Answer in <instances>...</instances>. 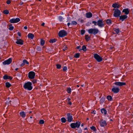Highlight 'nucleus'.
Masks as SVG:
<instances>
[{
	"label": "nucleus",
	"mask_w": 133,
	"mask_h": 133,
	"mask_svg": "<svg viewBox=\"0 0 133 133\" xmlns=\"http://www.w3.org/2000/svg\"><path fill=\"white\" fill-rule=\"evenodd\" d=\"M23 87L25 89L27 90L28 91L31 90L33 88V87L32 86V83L30 82L25 83Z\"/></svg>",
	"instance_id": "nucleus-1"
},
{
	"label": "nucleus",
	"mask_w": 133,
	"mask_h": 133,
	"mask_svg": "<svg viewBox=\"0 0 133 133\" xmlns=\"http://www.w3.org/2000/svg\"><path fill=\"white\" fill-rule=\"evenodd\" d=\"M88 32L90 34L95 35L99 32V31L97 28H91L88 30Z\"/></svg>",
	"instance_id": "nucleus-2"
},
{
	"label": "nucleus",
	"mask_w": 133,
	"mask_h": 133,
	"mask_svg": "<svg viewBox=\"0 0 133 133\" xmlns=\"http://www.w3.org/2000/svg\"><path fill=\"white\" fill-rule=\"evenodd\" d=\"M113 10L114 11L113 14L114 16L116 17H119L121 14L120 10L117 9H114Z\"/></svg>",
	"instance_id": "nucleus-3"
},
{
	"label": "nucleus",
	"mask_w": 133,
	"mask_h": 133,
	"mask_svg": "<svg viewBox=\"0 0 133 133\" xmlns=\"http://www.w3.org/2000/svg\"><path fill=\"white\" fill-rule=\"evenodd\" d=\"M58 34L59 37L62 38L66 36L68 34L66 31L64 30H63L59 31Z\"/></svg>",
	"instance_id": "nucleus-4"
},
{
	"label": "nucleus",
	"mask_w": 133,
	"mask_h": 133,
	"mask_svg": "<svg viewBox=\"0 0 133 133\" xmlns=\"http://www.w3.org/2000/svg\"><path fill=\"white\" fill-rule=\"evenodd\" d=\"M94 57L98 62H100L102 61V57L97 54H94Z\"/></svg>",
	"instance_id": "nucleus-5"
},
{
	"label": "nucleus",
	"mask_w": 133,
	"mask_h": 133,
	"mask_svg": "<svg viewBox=\"0 0 133 133\" xmlns=\"http://www.w3.org/2000/svg\"><path fill=\"white\" fill-rule=\"evenodd\" d=\"M97 25L100 28H102L104 26V24L103 22V20L99 19L97 21Z\"/></svg>",
	"instance_id": "nucleus-6"
},
{
	"label": "nucleus",
	"mask_w": 133,
	"mask_h": 133,
	"mask_svg": "<svg viewBox=\"0 0 133 133\" xmlns=\"http://www.w3.org/2000/svg\"><path fill=\"white\" fill-rule=\"evenodd\" d=\"M20 21V19L18 18H12L10 19L9 20V22L12 23H18Z\"/></svg>",
	"instance_id": "nucleus-7"
},
{
	"label": "nucleus",
	"mask_w": 133,
	"mask_h": 133,
	"mask_svg": "<svg viewBox=\"0 0 133 133\" xmlns=\"http://www.w3.org/2000/svg\"><path fill=\"white\" fill-rule=\"evenodd\" d=\"M35 73L33 71H31L29 72L28 74V76L29 78L31 79H34L35 78Z\"/></svg>",
	"instance_id": "nucleus-8"
},
{
	"label": "nucleus",
	"mask_w": 133,
	"mask_h": 133,
	"mask_svg": "<svg viewBox=\"0 0 133 133\" xmlns=\"http://www.w3.org/2000/svg\"><path fill=\"white\" fill-rule=\"evenodd\" d=\"M66 116H67V121L68 122H70L73 121V116L70 113H67Z\"/></svg>",
	"instance_id": "nucleus-9"
},
{
	"label": "nucleus",
	"mask_w": 133,
	"mask_h": 133,
	"mask_svg": "<svg viewBox=\"0 0 133 133\" xmlns=\"http://www.w3.org/2000/svg\"><path fill=\"white\" fill-rule=\"evenodd\" d=\"M12 61V59L11 58H9L7 60L4 61L3 62V64L4 65H5L6 64L8 65L11 63Z\"/></svg>",
	"instance_id": "nucleus-10"
},
{
	"label": "nucleus",
	"mask_w": 133,
	"mask_h": 133,
	"mask_svg": "<svg viewBox=\"0 0 133 133\" xmlns=\"http://www.w3.org/2000/svg\"><path fill=\"white\" fill-rule=\"evenodd\" d=\"M114 84L117 86H122L125 85L126 84L125 82H115Z\"/></svg>",
	"instance_id": "nucleus-11"
},
{
	"label": "nucleus",
	"mask_w": 133,
	"mask_h": 133,
	"mask_svg": "<svg viewBox=\"0 0 133 133\" xmlns=\"http://www.w3.org/2000/svg\"><path fill=\"white\" fill-rule=\"evenodd\" d=\"M128 18V16L127 15H124L120 16L119 17V20L123 22Z\"/></svg>",
	"instance_id": "nucleus-12"
},
{
	"label": "nucleus",
	"mask_w": 133,
	"mask_h": 133,
	"mask_svg": "<svg viewBox=\"0 0 133 133\" xmlns=\"http://www.w3.org/2000/svg\"><path fill=\"white\" fill-rule=\"evenodd\" d=\"M119 89L118 87H114L112 89L111 91L115 93H117L119 92Z\"/></svg>",
	"instance_id": "nucleus-13"
},
{
	"label": "nucleus",
	"mask_w": 133,
	"mask_h": 133,
	"mask_svg": "<svg viewBox=\"0 0 133 133\" xmlns=\"http://www.w3.org/2000/svg\"><path fill=\"white\" fill-rule=\"evenodd\" d=\"M130 12V10L128 8H125L123 9L122 11V12L124 13L125 14V15H128L129 13Z\"/></svg>",
	"instance_id": "nucleus-14"
},
{
	"label": "nucleus",
	"mask_w": 133,
	"mask_h": 133,
	"mask_svg": "<svg viewBox=\"0 0 133 133\" xmlns=\"http://www.w3.org/2000/svg\"><path fill=\"white\" fill-rule=\"evenodd\" d=\"M112 7L115 9H118L121 7V5L116 3H115L112 4Z\"/></svg>",
	"instance_id": "nucleus-15"
},
{
	"label": "nucleus",
	"mask_w": 133,
	"mask_h": 133,
	"mask_svg": "<svg viewBox=\"0 0 133 133\" xmlns=\"http://www.w3.org/2000/svg\"><path fill=\"white\" fill-rule=\"evenodd\" d=\"M23 41L21 39H17L16 43L18 44L22 45L23 44Z\"/></svg>",
	"instance_id": "nucleus-16"
},
{
	"label": "nucleus",
	"mask_w": 133,
	"mask_h": 133,
	"mask_svg": "<svg viewBox=\"0 0 133 133\" xmlns=\"http://www.w3.org/2000/svg\"><path fill=\"white\" fill-rule=\"evenodd\" d=\"M3 78L5 80L10 79V80H11L12 79V77L10 76H8L6 75H5L3 76Z\"/></svg>",
	"instance_id": "nucleus-17"
},
{
	"label": "nucleus",
	"mask_w": 133,
	"mask_h": 133,
	"mask_svg": "<svg viewBox=\"0 0 133 133\" xmlns=\"http://www.w3.org/2000/svg\"><path fill=\"white\" fill-rule=\"evenodd\" d=\"M100 123L101 126L102 127H104V126L107 125L106 121L105 120L102 121L100 122Z\"/></svg>",
	"instance_id": "nucleus-18"
},
{
	"label": "nucleus",
	"mask_w": 133,
	"mask_h": 133,
	"mask_svg": "<svg viewBox=\"0 0 133 133\" xmlns=\"http://www.w3.org/2000/svg\"><path fill=\"white\" fill-rule=\"evenodd\" d=\"M86 17L88 18H89L91 17L92 16V14L91 12H87L85 14Z\"/></svg>",
	"instance_id": "nucleus-19"
},
{
	"label": "nucleus",
	"mask_w": 133,
	"mask_h": 133,
	"mask_svg": "<svg viewBox=\"0 0 133 133\" xmlns=\"http://www.w3.org/2000/svg\"><path fill=\"white\" fill-rule=\"evenodd\" d=\"M19 115L23 118L25 117L26 116V114L24 111L20 112H19Z\"/></svg>",
	"instance_id": "nucleus-20"
},
{
	"label": "nucleus",
	"mask_w": 133,
	"mask_h": 133,
	"mask_svg": "<svg viewBox=\"0 0 133 133\" xmlns=\"http://www.w3.org/2000/svg\"><path fill=\"white\" fill-rule=\"evenodd\" d=\"M70 126L72 128L75 129L76 128H77V127L75 124V123H72L70 125Z\"/></svg>",
	"instance_id": "nucleus-21"
},
{
	"label": "nucleus",
	"mask_w": 133,
	"mask_h": 133,
	"mask_svg": "<svg viewBox=\"0 0 133 133\" xmlns=\"http://www.w3.org/2000/svg\"><path fill=\"white\" fill-rule=\"evenodd\" d=\"M28 37L29 38L33 39L34 37V35L33 34L29 33L28 35Z\"/></svg>",
	"instance_id": "nucleus-22"
},
{
	"label": "nucleus",
	"mask_w": 133,
	"mask_h": 133,
	"mask_svg": "<svg viewBox=\"0 0 133 133\" xmlns=\"http://www.w3.org/2000/svg\"><path fill=\"white\" fill-rule=\"evenodd\" d=\"M101 111L102 114H104V115H106L107 114V111L104 108L101 109Z\"/></svg>",
	"instance_id": "nucleus-23"
},
{
	"label": "nucleus",
	"mask_w": 133,
	"mask_h": 133,
	"mask_svg": "<svg viewBox=\"0 0 133 133\" xmlns=\"http://www.w3.org/2000/svg\"><path fill=\"white\" fill-rule=\"evenodd\" d=\"M106 23L108 25H111L112 23V21L110 19H108L107 20Z\"/></svg>",
	"instance_id": "nucleus-24"
},
{
	"label": "nucleus",
	"mask_w": 133,
	"mask_h": 133,
	"mask_svg": "<svg viewBox=\"0 0 133 133\" xmlns=\"http://www.w3.org/2000/svg\"><path fill=\"white\" fill-rule=\"evenodd\" d=\"M85 39L87 41H88L90 40V37L88 35H86L85 36Z\"/></svg>",
	"instance_id": "nucleus-25"
},
{
	"label": "nucleus",
	"mask_w": 133,
	"mask_h": 133,
	"mask_svg": "<svg viewBox=\"0 0 133 133\" xmlns=\"http://www.w3.org/2000/svg\"><path fill=\"white\" fill-rule=\"evenodd\" d=\"M77 24V22L76 21H73L71 22V25H76Z\"/></svg>",
	"instance_id": "nucleus-26"
},
{
	"label": "nucleus",
	"mask_w": 133,
	"mask_h": 133,
	"mask_svg": "<svg viewBox=\"0 0 133 133\" xmlns=\"http://www.w3.org/2000/svg\"><path fill=\"white\" fill-rule=\"evenodd\" d=\"M105 100V98L104 97H103L100 99V102L101 104H102L104 102Z\"/></svg>",
	"instance_id": "nucleus-27"
},
{
	"label": "nucleus",
	"mask_w": 133,
	"mask_h": 133,
	"mask_svg": "<svg viewBox=\"0 0 133 133\" xmlns=\"http://www.w3.org/2000/svg\"><path fill=\"white\" fill-rule=\"evenodd\" d=\"M58 19L60 22H63V20L64 19V18L62 16H60L58 17Z\"/></svg>",
	"instance_id": "nucleus-28"
},
{
	"label": "nucleus",
	"mask_w": 133,
	"mask_h": 133,
	"mask_svg": "<svg viewBox=\"0 0 133 133\" xmlns=\"http://www.w3.org/2000/svg\"><path fill=\"white\" fill-rule=\"evenodd\" d=\"M75 124L77 127V128H78L79 127L81 123L80 122L78 121H77L76 123H75Z\"/></svg>",
	"instance_id": "nucleus-29"
},
{
	"label": "nucleus",
	"mask_w": 133,
	"mask_h": 133,
	"mask_svg": "<svg viewBox=\"0 0 133 133\" xmlns=\"http://www.w3.org/2000/svg\"><path fill=\"white\" fill-rule=\"evenodd\" d=\"M107 99L109 101H112V98L111 96L108 95L107 96Z\"/></svg>",
	"instance_id": "nucleus-30"
},
{
	"label": "nucleus",
	"mask_w": 133,
	"mask_h": 133,
	"mask_svg": "<svg viewBox=\"0 0 133 133\" xmlns=\"http://www.w3.org/2000/svg\"><path fill=\"white\" fill-rule=\"evenodd\" d=\"M114 31L116 32L115 34H118L119 32V30L118 28H114Z\"/></svg>",
	"instance_id": "nucleus-31"
},
{
	"label": "nucleus",
	"mask_w": 133,
	"mask_h": 133,
	"mask_svg": "<svg viewBox=\"0 0 133 133\" xmlns=\"http://www.w3.org/2000/svg\"><path fill=\"white\" fill-rule=\"evenodd\" d=\"M61 120V122L63 123H65L66 121V119L64 117L62 118Z\"/></svg>",
	"instance_id": "nucleus-32"
},
{
	"label": "nucleus",
	"mask_w": 133,
	"mask_h": 133,
	"mask_svg": "<svg viewBox=\"0 0 133 133\" xmlns=\"http://www.w3.org/2000/svg\"><path fill=\"white\" fill-rule=\"evenodd\" d=\"M5 85L6 87L9 88L11 86V84L9 82H6L5 83Z\"/></svg>",
	"instance_id": "nucleus-33"
},
{
	"label": "nucleus",
	"mask_w": 133,
	"mask_h": 133,
	"mask_svg": "<svg viewBox=\"0 0 133 133\" xmlns=\"http://www.w3.org/2000/svg\"><path fill=\"white\" fill-rule=\"evenodd\" d=\"M80 56V54L79 53L76 54L74 55V57L76 58H79Z\"/></svg>",
	"instance_id": "nucleus-34"
},
{
	"label": "nucleus",
	"mask_w": 133,
	"mask_h": 133,
	"mask_svg": "<svg viewBox=\"0 0 133 133\" xmlns=\"http://www.w3.org/2000/svg\"><path fill=\"white\" fill-rule=\"evenodd\" d=\"M12 25V24H11L9 25L10 27L9 28V29L10 30H12L14 28V27Z\"/></svg>",
	"instance_id": "nucleus-35"
},
{
	"label": "nucleus",
	"mask_w": 133,
	"mask_h": 133,
	"mask_svg": "<svg viewBox=\"0 0 133 133\" xmlns=\"http://www.w3.org/2000/svg\"><path fill=\"white\" fill-rule=\"evenodd\" d=\"M45 43V41L42 39H41V40L40 44L42 46H43L44 44Z\"/></svg>",
	"instance_id": "nucleus-36"
},
{
	"label": "nucleus",
	"mask_w": 133,
	"mask_h": 133,
	"mask_svg": "<svg viewBox=\"0 0 133 133\" xmlns=\"http://www.w3.org/2000/svg\"><path fill=\"white\" fill-rule=\"evenodd\" d=\"M56 40L55 39H50L49 42L51 43H53L55 42L56 41Z\"/></svg>",
	"instance_id": "nucleus-37"
},
{
	"label": "nucleus",
	"mask_w": 133,
	"mask_h": 133,
	"mask_svg": "<svg viewBox=\"0 0 133 133\" xmlns=\"http://www.w3.org/2000/svg\"><path fill=\"white\" fill-rule=\"evenodd\" d=\"M66 90L68 93H70L71 92V89L70 87L67 88Z\"/></svg>",
	"instance_id": "nucleus-38"
},
{
	"label": "nucleus",
	"mask_w": 133,
	"mask_h": 133,
	"mask_svg": "<svg viewBox=\"0 0 133 133\" xmlns=\"http://www.w3.org/2000/svg\"><path fill=\"white\" fill-rule=\"evenodd\" d=\"M3 12L4 14L7 15L9 14V12L8 10H4Z\"/></svg>",
	"instance_id": "nucleus-39"
},
{
	"label": "nucleus",
	"mask_w": 133,
	"mask_h": 133,
	"mask_svg": "<svg viewBox=\"0 0 133 133\" xmlns=\"http://www.w3.org/2000/svg\"><path fill=\"white\" fill-rule=\"evenodd\" d=\"M87 48L85 46V45H83V46L82 49V50H83L84 51H87Z\"/></svg>",
	"instance_id": "nucleus-40"
},
{
	"label": "nucleus",
	"mask_w": 133,
	"mask_h": 133,
	"mask_svg": "<svg viewBox=\"0 0 133 133\" xmlns=\"http://www.w3.org/2000/svg\"><path fill=\"white\" fill-rule=\"evenodd\" d=\"M23 62H24V64H27L28 65L29 64V62H28L27 60H26V59H24L23 61Z\"/></svg>",
	"instance_id": "nucleus-41"
},
{
	"label": "nucleus",
	"mask_w": 133,
	"mask_h": 133,
	"mask_svg": "<svg viewBox=\"0 0 133 133\" xmlns=\"http://www.w3.org/2000/svg\"><path fill=\"white\" fill-rule=\"evenodd\" d=\"M90 129L92 130H93L94 131H96V129L95 127L94 126H92L90 127Z\"/></svg>",
	"instance_id": "nucleus-42"
},
{
	"label": "nucleus",
	"mask_w": 133,
	"mask_h": 133,
	"mask_svg": "<svg viewBox=\"0 0 133 133\" xmlns=\"http://www.w3.org/2000/svg\"><path fill=\"white\" fill-rule=\"evenodd\" d=\"M57 68L58 69H60L61 67V66L59 64H57L56 65Z\"/></svg>",
	"instance_id": "nucleus-43"
},
{
	"label": "nucleus",
	"mask_w": 133,
	"mask_h": 133,
	"mask_svg": "<svg viewBox=\"0 0 133 133\" xmlns=\"http://www.w3.org/2000/svg\"><path fill=\"white\" fill-rule=\"evenodd\" d=\"M36 50L38 51H40L42 50V49L41 47L37 46L36 48Z\"/></svg>",
	"instance_id": "nucleus-44"
},
{
	"label": "nucleus",
	"mask_w": 133,
	"mask_h": 133,
	"mask_svg": "<svg viewBox=\"0 0 133 133\" xmlns=\"http://www.w3.org/2000/svg\"><path fill=\"white\" fill-rule=\"evenodd\" d=\"M44 121L43 119H41L39 121V123L41 124H43L44 123Z\"/></svg>",
	"instance_id": "nucleus-45"
},
{
	"label": "nucleus",
	"mask_w": 133,
	"mask_h": 133,
	"mask_svg": "<svg viewBox=\"0 0 133 133\" xmlns=\"http://www.w3.org/2000/svg\"><path fill=\"white\" fill-rule=\"evenodd\" d=\"M85 32V31L84 30H82L81 31V35H83Z\"/></svg>",
	"instance_id": "nucleus-46"
},
{
	"label": "nucleus",
	"mask_w": 133,
	"mask_h": 133,
	"mask_svg": "<svg viewBox=\"0 0 133 133\" xmlns=\"http://www.w3.org/2000/svg\"><path fill=\"white\" fill-rule=\"evenodd\" d=\"M71 21V17H67V21L66 22H70Z\"/></svg>",
	"instance_id": "nucleus-47"
},
{
	"label": "nucleus",
	"mask_w": 133,
	"mask_h": 133,
	"mask_svg": "<svg viewBox=\"0 0 133 133\" xmlns=\"http://www.w3.org/2000/svg\"><path fill=\"white\" fill-rule=\"evenodd\" d=\"M92 23L93 24H94L95 25H97V22L95 21H92Z\"/></svg>",
	"instance_id": "nucleus-48"
},
{
	"label": "nucleus",
	"mask_w": 133,
	"mask_h": 133,
	"mask_svg": "<svg viewBox=\"0 0 133 133\" xmlns=\"http://www.w3.org/2000/svg\"><path fill=\"white\" fill-rule=\"evenodd\" d=\"M63 71H65L67 70V68L66 66H64L63 68Z\"/></svg>",
	"instance_id": "nucleus-49"
},
{
	"label": "nucleus",
	"mask_w": 133,
	"mask_h": 133,
	"mask_svg": "<svg viewBox=\"0 0 133 133\" xmlns=\"http://www.w3.org/2000/svg\"><path fill=\"white\" fill-rule=\"evenodd\" d=\"M82 129L81 128L77 130V132L78 133H81L82 132Z\"/></svg>",
	"instance_id": "nucleus-50"
},
{
	"label": "nucleus",
	"mask_w": 133,
	"mask_h": 133,
	"mask_svg": "<svg viewBox=\"0 0 133 133\" xmlns=\"http://www.w3.org/2000/svg\"><path fill=\"white\" fill-rule=\"evenodd\" d=\"M37 80L35 79H33L32 81V82L33 83H35L37 82Z\"/></svg>",
	"instance_id": "nucleus-51"
},
{
	"label": "nucleus",
	"mask_w": 133,
	"mask_h": 133,
	"mask_svg": "<svg viewBox=\"0 0 133 133\" xmlns=\"http://www.w3.org/2000/svg\"><path fill=\"white\" fill-rule=\"evenodd\" d=\"M67 49V47L66 46H65L63 48V50L64 51Z\"/></svg>",
	"instance_id": "nucleus-52"
},
{
	"label": "nucleus",
	"mask_w": 133,
	"mask_h": 133,
	"mask_svg": "<svg viewBox=\"0 0 133 133\" xmlns=\"http://www.w3.org/2000/svg\"><path fill=\"white\" fill-rule=\"evenodd\" d=\"M6 3L7 4H9L11 3V1L9 0H8L6 2Z\"/></svg>",
	"instance_id": "nucleus-53"
},
{
	"label": "nucleus",
	"mask_w": 133,
	"mask_h": 133,
	"mask_svg": "<svg viewBox=\"0 0 133 133\" xmlns=\"http://www.w3.org/2000/svg\"><path fill=\"white\" fill-rule=\"evenodd\" d=\"M68 104L70 105H71L72 104V103L70 101H68Z\"/></svg>",
	"instance_id": "nucleus-54"
},
{
	"label": "nucleus",
	"mask_w": 133,
	"mask_h": 133,
	"mask_svg": "<svg viewBox=\"0 0 133 133\" xmlns=\"http://www.w3.org/2000/svg\"><path fill=\"white\" fill-rule=\"evenodd\" d=\"M17 76L19 77H20L21 76V74L19 73H18L17 74Z\"/></svg>",
	"instance_id": "nucleus-55"
},
{
	"label": "nucleus",
	"mask_w": 133,
	"mask_h": 133,
	"mask_svg": "<svg viewBox=\"0 0 133 133\" xmlns=\"http://www.w3.org/2000/svg\"><path fill=\"white\" fill-rule=\"evenodd\" d=\"M25 65L24 63V62H23V63L21 64L20 66L21 67L23 66L24 65Z\"/></svg>",
	"instance_id": "nucleus-56"
},
{
	"label": "nucleus",
	"mask_w": 133,
	"mask_h": 133,
	"mask_svg": "<svg viewBox=\"0 0 133 133\" xmlns=\"http://www.w3.org/2000/svg\"><path fill=\"white\" fill-rule=\"evenodd\" d=\"M91 24V23L89 22H88L87 23V25L88 26H90V24Z\"/></svg>",
	"instance_id": "nucleus-57"
},
{
	"label": "nucleus",
	"mask_w": 133,
	"mask_h": 133,
	"mask_svg": "<svg viewBox=\"0 0 133 133\" xmlns=\"http://www.w3.org/2000/svg\"><path fill=\"white\" fill-rule=\"evenodd\" d=\"M67 26H68L69 27V26L70 25H71V23H70V22H68V23H67Z\"/></svg>",
	"instance_id": "nucleus-58"
},
{
	"label": "nucleus",
	"mask_w": 133,
	"mask_h": 133,
	"mask_svg": "<svg viewBox=\"0 0 133 133\" xmlns=\"http://www.w3.org/2000/svg\"><path fill=\"white\" fill-rule=\"evenodd\" d=\"M84 22V21L83 19H81L80 21V22L81 23H83Z\"/></svg>",
	"instance_id": "nucleus-59"
},
{
	"label": "nucleus",
	"mask_w": 133,
	"mask_h": 133,
	"mask_svg": "<svg viewBox=\"0 0 133 133\" xmlns=\"http://www.w3.org/2000/svg\"><path fill=\"white\" fill-rule=\"evenodd\" d=\"M17 34L19 36H21V34L19 32H18Z\"/></svg>",
	"instance_id": "nucleus-60"
},
{
	"label": "nucleus",
	"mask_w": 133,
	"mask_h": 133,
	"mask_svg": "<svg viewBox=\"0 0 133 133\" xmlns=\"http://www.w3.org/2000/svg\"><path fill=\"white\" fill-rule=\"evenodd\" d=\"M67 100L69 101L71 100V99L69 97H68L67 98Z\"/></svg>",
	"instance_id": "nucleus-61"
},
{
	"label": "nucleus",
	"mask_w": 133,
	"mask_h": 133,
	"mask_svg": "<svg viewBox=\"0 0 133 133\" xmlns=\"http://www.w3.org/2000/svg\"><path fill=\"white\" fill-rule=\"evenodd\" d=\"M24 3L23 2L21 3H19V5H22Z\"/></svg>",
	"instance_id": "nucleus-62"
},
{
	"label": "nucleus",
	"mask_w": 133,
	"mask_h": 133,
	"mask_svg": "<svg viewBox=\"0 0 133 133\" xmlns=\"http://www.w3.org/2000/svg\"><path fill=\"white\" fill-rule=\"evenodd\" d=\"M81 47V46H78L77 47V49H79Z\"/></svg>",
	"instance_id": "nucleus-63"
},
{
	"label": "nucleus",
	"mask_w": 133,
	"mask_h": 133,
	"mask_svg": "<svg viewBox=\"0 0 133 133\" xmlns=\"http://www.w3.org/2000/svg\"><path fill=\"white\" fill-rule=\"evenodd\" d=\"M96 111H94L92 112V113L94 114H95L96 113Z\"/></svg>",
	"instance_id": "nucleus-64"
}]
</instances>
